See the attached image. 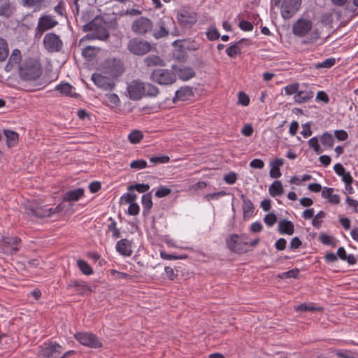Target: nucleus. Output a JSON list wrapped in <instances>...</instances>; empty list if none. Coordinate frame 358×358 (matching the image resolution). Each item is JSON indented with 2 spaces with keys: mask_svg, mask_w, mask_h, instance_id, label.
<instances>
[{
  "mask_svg": "<svg viewBox=\"0 0 358 358\" xmlns=\"http://www.w3.org/2000/svg\"><path fill=\"white\" fill-rule=\"evenodd\" d=\"M67 288H75V291L80 294H84L86 292H91L92 289L88 287L85 282H80L78 280H71L67 285Z\"/></svg>",
  "mask_w": 358,
  "mask_h": 358,
  "instance_id": "26",
  "label": "nucleus"
},
{
  "mask_svg": "<svg viewBox=\"0 0 358 358\" xmlns=\"http://www.w3.org/2000/svg\"><path fill=\"white\" fill-rule=\"evenodd\" d=\"M58 209L59 206L56 207L55 209L48 208L47 206H41L38 203L32 202L26 206L25 213L31 217L43 218L50 217L52 214L59 212Z\"/></svg>",
  "mask_w": 358,
  "mask_h": 358,
  "instance_id": "7",
  "label": "nucleus"
},
{
  "mask_svg": "<svg viewBox=\"0 0 358 358\" xmlns=\"http://www.w3.org/2000/svg\"><path fill=\"white\" fill-rule=\"evenodd\" d=\"M13 13L10 0H0V16L9 17Z\"/></svg>",
  "mask_w": 358,
  "mask_h": 358,
  "instance_id": "30",
  "label": "nucleus"
},
{
  "mask_svg": "<svg viewBox=\"0 0 358 358\" xmlns=\"http://www.w3.org/2000/svg\"><path fill=\"white\" fill-rule=\"evenodd\" d=\"M137 199V195L134 193H127L122 196L121 200L124 201L127 203H136L135 201Z\"/></svg>",
  "mask_w": 358,
  "mask_h": 358,
  "instance_id": "55",
  "label": "nucleus"
},
{
  "mask_svg": "<svg viewBox=\"0 0 358 358\" xmlns=\"http://www.w3.org/2000/svg\"><path fill=\"white\" fill-rule=\"evenodd\" d=\"M238 103L244 106H247L250 103L249 96L244 92H240L238 93Z\"/></svg>",
  "mask_w": 358,
  "mask_h": 358,
  "instance_id": "61",
  "label": "nucleus"
},
{
  "mask_svg": "<svg viewBox=\"0 0 358 358\" xmlns=\"http://www.w3.org/2000/svg\"><path fill=\"white\" fill-rule=\"evenodd\" d=\"M336 64L335 58H328L326 59L324 62L319 63L316 65L317 69L325 68L329 69L332 67Z\"/></svg>",
  "mask_w": 358,
  "mask_h": 358,
  "instance_id": "52",
  "label": "nucleus"
},
{
  "mask_svg": "<svg viewBox=\"0 0 358 358\" xmlns=\"http://www.w3.org/2000/svg\"><path fill=\"white\" fill-rule=\"evenodd\" d=\"M143 137V135L141 131L134 130L130 133L128 136L129 140L131 143H139Z\"/></svg>",
  "mask_w": 358,
  "mask_h": 358,
  "instance_id": "47",
  "label": "nucleus"
},
{
  "mask_svg": "<svg viewBox=\"0 0 358 358\" xmlns=\"http://www.w3.org/2000/svg\"><path fill=\"white\" fill-rule=\"evenodd\" d=\"M302 129L301 134L304 138H308L312 135L311 122H306L302 124Z\"/></svg>",
  "mask_w": 358,
  "mask_h": 358,
  "instance_id": "56",
  "label": "nucleus"
},
{
  "mask_svg": "<svg viewBox=\"0 0 358 358\" xmlns=\"http://www.w3.org/2000/svg\"><path fill=\"white\" fill-rule=\"evenodd\" d=\"M20 243V239L16 236H3L2 237V245L3 247H10V253H15L19 250L18 245Z\"/></svg>",
  "mask_w": 358,
  "mask_h": 358,
  "instance_id": "23",
  "label": "nucleus"
},
{
  "mask_svg": "<svg viewBox=\"0 0 358 358\" xmlns=\"http://www.w3.org/2000/svg\"><path fill=\"white\" fill-rule=\"evenodd\" d=\"M125 71L124 62L120 59L108 58L103 64V72L113 78H117Z\"/></svg>",
  "mask_w": 358,
  "mask_h": 358,
  "instance_id": "6",
  "label": "nucleus"
},
{
  "mask_svg": "<svg viewBox=\"0 0 358 358\" xmlns=\"http://www.w3.org/2000/svg\"><path fill=\"white\" fill-rule=\"evenodd\" d=\"M161 257L164 259L167 260H176V259H184L187 258V255H170L167 254L166 252L162 251L160 253Z\"/></svg>",
  "mask_w": 358,
  "mask_h": 358,
  "instance_id": "51",
  "label": "nucleus"
},
{
  "mask_svg": "<svg viewBox=\"0 0 358 358\" xmlns=\"http://www.w3.org/2000/svg\"><path fill=\"white\" fill-rule=\"evenodd\" d=\"M150 185L148 184H136L127 187L129 191L136 190L140 193H144L148 191Z\"/></svg>",
  "mask_w": 358,
  "mask_h": 358,
  "instance_id": "46",
  "label": "nucleus"
},
{
  "mask_svg": "<svg viewBox=\"0 0 358 358\" xmlns=\"http://www.w3.org/2000/svg\"><path fill=\"white\" fill-rule=\"evenodd\" d=\"M74 338L81 345L90 348H100L103 345L101 340L91 332H77L74 334Z\"/></svg>",
  "mask_w": 358,
  "mask_h": 358,
  "instance_id": "9",
  "label": "nucleus"
},
{
  "mask_svg": "<svg viewBox=\"0 0 358 358\" xmlns=\"http://www.w3.org/2000/svg\"><path fill=\"white\" fill-rule=\"evenodd\" d=\"M295 310L297 311H302V312H314V311H322L323 308L320 306H315L314 303H301L300 305L297 306L295 308Z\"/></svg>",
  "mask_w": 358,
  "mask_h": 358,
  "instance_id": "38",
  "label": "nucleus"
},
{
  "mask_svg": "<svg viewBox=\"0 0 358 358\" xmlns=\"http://www.w3.org/2000/svg\"><path fill=\"white\" fill-rule=\"evenodd\" d=\"M142 205L143 207V214H148L152 207L151 193H147L142 196Z\"/></svg>",
  "mask_w": 358,
  "mask_h": 358,
  "instance_id": "36",
  "label": "nucleus"
},
{
  "mask_svg": "<svg viewBox=\"0 0 358 358\" xmlns=\"http://www.w3.org/2000/svg\"><path fill=\"white\" fill-rule=\"evenodd\" d=\"M92 80L99 88L106 91H111L115 86V83L110 78L96 73L92 76Z\"/></svg>",
  "mask_w": 358,
  "mask_h": 358,
  "instance_id": "16",
  "label": "nucleus"
},
{
  "mask_svg": "<svg viewBox=\"0 0 358 358\" xmlns=\"http://www.w3.org/2000/svg\"><path fill=\"white\" fill-rule=\"evenodd\" d=\"M178 77L183 80H187L195 76V72L191 67L180 68L177 71Z\"/></svg>",
  "mask_w": 358,
  "mask_h": 358,
  "instance_id": "35",
  "label": "nucleus"
},
{
  "mask_svg": "<svg viewBox=\"0 0 358 358\" xmlns=\"http://www.w3.org/2000/svg\"><path fill=\"white\" fill-rule=\"evenodd\" d=\"M127 50L133 55L142 56L151 50V44L142 38H134L129 41Z\"/></svg>",
  "mask_w": 358,
  "mask_h": 358,
  "instance_id": "8",
  "label": "nucleus"
},
{
  "mask_svg": "<svg viewBox=\"0 0 358 358\" xmlns=\"http://www.w3.org/2000/svg\"><path fill=\"white\" fill-rule=\"evenodd\" d=\"M301 0H284L281 5V15L284 19L291 18L299 9Z\"/></svg>",
  "mask_w": 358,
  "mask_h": 358,
  "instance_id": "12",
  "label": "nucleus"
},
{
  "mask_svg": "<svg viewBox=\"0 0 358 358\" xmlns=\"http://www.w3.org/2000/svg\"><path fill=\"white\" fill-rule=\"evenodd\" d=\"M313 22L308 19L300 18L292 26L293 34L299 37L305 36L312 29Z\"/></svg>",
  "mask_w": 358,
  "mask_h": 358,
  "instance_id": "14",
  "label": "nucleus"
},
{
  "mask_svg": "<svg viewBox=\"0 0 358 358\" xmlns=\"http://www.w3.org/2000/svg\"><path fill=\"white\" fill-rule=\"evenodd\" d=\"M320 141L325 149L331 148L335 142L334 136L328 131L321 135Z\"/></svg>",
  "mask_w": 358,
  "mask_h": 358,
  "instance_id": "33",
  "label": "nucleus"
},
{
  "mask_svg": "<svg viewBox=\"0 0 358 358\" xmlns=\"http://www.w3.org/2000/svg\"><path fill=\"white\" fill-rule=\"evenodd\" d=\"M144 63L148 67L163 66L165 65L164 60L157 55H150L144 59Z\"/></svg>",
  "mask_w": 358,
  "mask_h": 358,
  "instance_id": "29",
  "label": "nucleus"
},
{
  "mask_svg": "<svg viewBox=\"0 0 358 358\" xmlns=\"http://www.w3.org/2000/svg\"><path fill=\"white\" fill-rule=\"evenodd\" d=\"M170 159L168 156L152 157L150 159V162L153 164H165L169 162Z\"/></svg>",
  "mask_w": 358,
  "mask_h": 358,
  "instance_id": "59",
  "label": "nucleus"
},
{
  "mask_svg": "<svg viewBox=\"0 0 358 358\" xmlns=\"http://www.w3.org/2000/svg\"><path fill=\"white\" fill-rule=\"evenodd\" d=\"M58 22L54 17L49 15H42L38 22L37 30L41 34L50 29L57 25Z\"/></svg>",
  "mask_w": 358,
  "mask_h": 358,
  "instance_id": "17",
  "label": "nucleus"
},
{
  "mask_svg": "<svg viewBox=\"0 0 358 358\" xmlns=\"http://www.w3.org/2000/svg\"><path fill=\"white\" fill-rule=\"evenodd\" d=\"M283 164L284 160L282 159H276L270 163L271 168L269 174L271 178H278L281 176L280 167L282 166Z\"/></svg>",
  "mask_w": 358,
  "mask_h": 358,
  "instance_id": "28",
  "label": "nucleus"
},
{
  "mask_svg": "<svg viewBox=\"0 0 358 358\" xmlns=\"http://www.w3.org/2000/svg\"><path fill=\"white\" fill-rule=\"evenodd\" d=\"M115 249L120 255L129 257L132 254L131 241L127 238L121 239L117 242Z\"/></svg>",
  "mask_w": 358,
  "mask_h": 358,
  "instance_id": "20",
  "label": "nucleus"
},
{
  "mask_svg": "<svg viewBox=\"0 0 358 358\" xmlns=\"http://www.w3.org/2000/svg\"><path fill=\"white\" fill-rule=\"evenodd\" d=\"M246 234H231L226 241L227 248L238 254L246 253L250 250Z\"/></svg>",
  "mask_w": 358,
  "mask_h": 358,
  "instance_id": "4",
  "label": "nucleus"
},
{
  "mask_svg": "<svg viewBox=\"0 0 358 358\" xmlns=\"http://www.w3.org/2000/svg\"><path fill=\"white\" fill-rule=\"evenodd\" d=\"M145 95L144 96L155 97L159 93V89L153 84L150 83H144Z\"/></svg>",
  "mask_w": 358,
  "mask_h": 358,
  "instance_id": "39",
  "label": "nucleus"
},
{
  "mask_svg": "<svg viewBox=\"0 0 358 358\" xmlns=\"http://www.w3.org/2000/svg\"><path fill=\"white\" fill-rule=\"evenodd\" d=\"M83 56L90 60L96 55V49L95 47L87 46L82 51Z\"/></svg>",
  "mask_w": 358,
  "mask_h": 358,
  "instance_id": "45",
  "label": "nucleus"
},
{
  "mask_svg": "<svg viewBox=\"0 0 358 358\" xmlns=\"http://www.w3.org/2000/svg\"><path fill=\"white\" fill-rule=\"evenodd\" d=\"M8 52L7 41L0 37V62H3L7 58Z\"/></svg>",
  "mask_w": 358,
  "mask_h": 358,
  "instance_id": "42",
  "label": "nucleus"
},
{
  "mask_svg": "<svg viewBox=\"0 0 358 358\" xmlns=\"http://www.w3.org/2000/svg\"><path fill=\"white\" fill-rule=\"evenodd\" d=\"M245 39L243 38L235 43L231 45L229 47H228L226 49V53L227 55L231 58L236 57L237 55L241 54V43L244 41Z\"/></svg>",
  "mask_w": 358,
  "mask_h": 358,
  "instance_id": "34",
  "label": "nucleus"
},
{
  "mask_svg": "<svg viewBox=\"0 0 358 358\" xmlns=\"http://www.w3.org/2000/svg\"><path fill=\"white\" fill-rule=\"evenodd\" d=\"M147 166V162L144 159L134 160L130 164V167L134 169H142Z\"/></svg>",
  "mask_w": 358,
  "mask_h": 358,
  "instance_id": "54",
  "label": "nucleus"
},
{
  "mask_svg": "<svg viewBox=\"0 0 358 358\" xmlns=\"http://www.w3.org/2000/svg\"><path fill=\"white\" fill-rule=\"evenodd\" d=\"M150 79L159 85H169L176 82V75L172 70L158 69L152 72Z\"/></svg>",
  "mask_w": 358,
  "mask_h": 358,
  "instance_id": "5",
  "label": "nucleus"
},
{
  "mask_svg": "<svg viewBox=\"0 0 358 358\" xmlns=\"http://www.w3.org/2000/svg\"><path fill=\"white\" fill-rule=\"evenodd\" d=\"M3 133L6 137L7 145L8 147H13L17 143L19 137L17 133L9 129L4 130Z\"/></svg>",
  "mask_w": 358,
  "mask_h": 358,
  "instance_id": "32",
  "label": "nucleus"
},
{
  "mask_svg": "<svg viewBox=\"0 0 358 358\" xmlns=\"http://www.w3.org/2000/svg\"><path fill=\"white\" fill-rule=\"evenodd\" d=\"M45 48L50 52H59L62 50L63 43L59 36L55 33L47 34L43 38Z\"/></svg>",
  "mask_w": 358,
  "mask_h": 358,
  "instance_id": "10",
  "label": "nucleus"
},
{
  "mask_svg": "<svg viewBox=\"0 0 358 358\" xmlns=\"http://www.w3.org/2000/svg\"><path fill=\"white\" fill-rule=\"evenodd\" d=\"M62 347L56 343H45L41 346L40 355L43 358L57 357L62 352Z\"/></svg>",
  "mask_w": 358,
  "mask_h": 358,
  "instance_id": "15",
  "label": "nucleus"
},
{
  "mask_svg": "<svg viewBox=\"0 0 358 358\" xmlns=\"http://www.w3.org/2000/svg\"><path fill=\"white\" fill-rule=\"evenodd\" d=\"M84 189L77 188L76 189L67 191L64 196V201H77L84 195Z\"/></svg>",
  "mask_w": 358,
  "mask_h": 358,
  "instance_id": "27",
  "label": "nucleus"
},
{
  "mask_svg": "<svg viewBox=\"0 0 358 358\" xmlns=\"http://www.w3.org/2000/svg\"><path fill=\"white\" fill-rule=\"evenodd\" d=\"M83 30L85 32L92 31L91 34L85 36L88 39L106 41L110 36L107 29V23L100 15L96 16L92 21L83 25Z\"/></svg>",
  "mask_w": 358,
  "mask_h": 358,
  "instance_id": "1",
  "label": "nucleus"
},
{
  "mask_svg": "<svg viewBox=\"0 0 358 358\" xmlns=\"http://www.w3.org/2000/svg\"><path fill=\"white\" fill-rule=\"evenodd\" d=\"M179 23L182 26L192 25L196 22V15L194 13L189 12L186 10H182L178 13L177 15Z\"/></svg>",
  "mask_w": 358,
  "mask_h": 358,
  "instance_id": "19",
  "label": "nucleus"
},
{
  "mask_svg": "<svg viewBox=\"0 0 358 358\" xmlns=\"http://www.w3.org/2000/svg\"><path fill=\"white\" fill-rule=\"evenodd\" d=\"M171 189L165 186H161L155 192V196L157 198H163L169 195Z\"/></svg>",
  "mask_w": 358,
  "mask_h": 358,
  "instance_id": "53",
  "label": "nucleus"
},
{
  "mask_svg": "<svg viewBox=\"0 0 358 358\" xmlns=\"http://www.w3.org/2000/svg\"><path fill=\"white\" fill-rule=\"evenodd\" d=\"M127 92L131 99H141L145 95L144 82L138 80L131 81L127 87Z\"/></svg>",
  "mask_w": 358,
  "mask_h": 358,
  "instance_id": "13",
  "label": "nucleus"
},
{
  "mask_svg": "<svg viewBox=\"0 0 358 358\" xmlns=\"http://www.w3.org/2000/svg\"><path fill=\"white\" fill-rule=\"evenodd\" d=\"M264 222L268 226H273L277 221V217L274 213H268L264 218Z\"/></svg>",
  "mask_w": 358,
  "mask_h": 358,
  "instance_id": "60",
  "label": "nucleus"
},
{
  "mask_svg": "<svg viewBox=\"0 0 358 358\" xmlns=\"http://www.w3.org/2000/svg\"><path fill=\"white\" fill-rule=\"evenodd\" d=\"M206 36L210 41H216L220 37V33L217 29L214 27H210L207 32Z\"/></svg>",
  "mask_w": 358,
  "mask_h": 358,
  "instance_id": "49",
  "label": "nucleus"
},
{
  "mask_svg": "<svg viewBox=\"0 0 358 358\" xmlns=\"http://www.w3.org/2000/svg\"><path fill=\"white\" fill-rule=\"evenodd\" d=\"M319 240L320 242L326 245H330L332 247L336 246V241L334 237L329 236L324 233H321L319 236Z\"/></svg>",
  "mask_w": 358,
  "mask_h": 358,
  "instance_id": "41",
  "label": "nucleus"
},
{
  "mask_svg": "<svg viewBox=\"0 0 358 358\" xmlns=\"http://www.w3.org/2000/svg\"><path fill=\"white\" fill-rule=\"evenodd\" d=\"M227 194V193L225 191H220L215 193L208 194L206 195L205 198L207 201H209L210 200H217L219 198L224 196Z\"/></svg>",
  "mask_w": 358,
  "mask_h": 358,
  "instance_id": "58",
  "label": "nucleus"
},
{
  "mask_svg": "<svg viewBox=\"0 0 358 358\" xmlns=\"http://www.w3.org/2000/svg\"><path fill=\"white\" fill-rule=\"evenodd\" d=\"M169 34L177 36L180 35V31L176 27L175 21L172 17H164L157 22L152 36L155 38L159 39L167 36Z\"/></svg>",
  "mask_w": 358,
  "mask_h": 358,
  "instance_id": "3",
  "label": "nucleus"
},
{
  "mask_svg": "<svg viewBox=\"0 0 358 358\" xmlns=\"http://www.w3.org/2000/svg\"><path fill=\"white\" fill-rule=\"evenodd\" d=\"M237 180V175L235 173H229L224 176V180L229 185L234 184Z\"/></svg>",
  "mask_w": 358,
  "mask_h": 358,
  "instance_id": "62",
  "label": "nucleus"
},
{
  "mask_svg": "<svg viewBox=\"0 0 358 358\" xmlns=\"http://www.w3.org/2000/svg\"><path fill=\"white\" fill-rule=\"evenodd\" d=\"M278 231L280 234L292 235L294 232V225L291 221L282 220L278 222Z\"/></svg>",
  "mask_w": 358,
  "mask_h": 358,
  "instance_id": "24",
  "label": "nucleus"
},
{
  "mask_svg": "<svg viewBox=\"0 0 358 358\" xmlns=\"http://www.w3.org/2000/svg\"><path fill=\"white\" fill-rule=\"evenodd\" d=\"M299 87L300 84L299 83L289 84L284 87L285 93L287 96L295 95L297 94Z\"/></svg>",
  "mask_w": 358,
  "mask_h": 358,
  "instance_id": "43",
  "label": "nucleus"
},
{
  "mask_svg": "<svg viewBox=\"0 0 358 358\" xmlns=\"http://www.w3.org/2000/svg\"><path fill=\"white\" fill-rule=\"evenodd\" d=\"M320 38V32L318 29L313 30L310 36L307 38V40L304 41L305 43H313Z\"/></svg>",
  "mask_w": 358,
  "mask_h": 358,
  "instance_id": "57",
  "label": "nucleus"
},
{
  "mask_svg": "<svg viewBox=\"0 0 358 358\" xmlns=\"http://www.w3.org/2000/svg\"><path fill=\"white\" fill-rule=\"evenodd\" d=\"M74 87L70 85L69 83H64L60 85H57L55 90L59 92V93L63 96L78 98L80 95L73 92Z\"/></svg>",
  "mask_w": 358,
  "mask_h": 358,
  "instance_id": "22",
  "label": "nucleus"
},
{
  "mask_svg": "<svg viewBox=\"0 0 358 358\" xmlns=\"http://www.w3.org/2000/svg\"><path fill=\"white\" fill-rule=\"evenodd\" d=\"M241 29L243 31H250L253 29V25L248 21L242 20L239 22L238 24Z\"/></svg>",
  "mask_w": 358,
  "mask_h": 358,
  "instance_id": "64",
  "label": "nucleus"
},
{
  "mask_svg": "<svg viewBox=\"0 0 358 358\" xmlns=\"http://www.w3.org/2000/svg\"><path fill=\"white\" fill-rule=\"evenodd\" d=\"M313 95L314 93L310 89H309L308 85L303 84L301 88H299L297 94L294 96V99L297 103H303L311 100Z\"/></svg>",
  "mask_w": 358,
  "mask_h": 358,
  "instance_id": "18",
  "label": "nucleus"
},
{
  "mask_svg": "<svg viewBox=\"0 0 358 358\" xmlns=\"http://www.w3.org/2000/svg\"><path fill=\"white\" fill-rule=\"evenodd\" d=\"M78 266L80 271L86 275H90L93 273V269L90 264L85 260L79 259L77 262Z\"/></svg>",
  "mask_w": 358,
  "mask_h": 358,
  "instance_id": "40",
  "label": "nucleus"
},
{
  "mask_svg": "<svg viewBox=\"0 0 358 358\" xmlns=\"http://www.w3.org/2000/svg\"><path fill=\"white\" fill-rule=\"evenodd\" d=\"M335 137L339 141H346L348 138V134L345 130H336L334 132Z\"/></svg>",
  "mask_w": 358,
  "mask_h": 358,
  "instance_id": "63",
  "label": "nucleus"
},
{
  "mask_svg": "<svg viewBox=\"0 0 358 358\" xmlns=\"http://www.w3.org/2000/svg\"><path fill=\"white\" fill-rule=\"evenodd\" d=\"M21 59V52L18 49H15L13 50L8 60L16 65L20 62Z\"/></svg>",
  "mask_w": 358,
  "mask_h": 358,
  "instance_id": "50",
  "label": "nucleus"
},
{
  "mask_svg": "<svg viewBox=\"0 0 358 358\" xmlns=\"http://www.w3.org/2000/svg\"><path fill=\"white\" fill-rule=\"evenodd\" d=\"M193 95L192 90L189 87H182L176 92L173 102L176 101H185Z\"/></svg>",
  "mask_w": 358,
  "mask_h": 358,
  "instance_id": "25",
  "label": "nucleus"
},
{
  "mask_svg": "<svg viewBox=\"0 0 358 358\" xmlns=\"http://www.w3.org/2000/svg\"><path fill=\"white\" fill-rule=\"evenodd\" d=\"M109 221L110 223L108 225V230L113 232V237L114 238H118L120 237V231L116 226V222L113 218L110 217Z\"/></svg>",
  "mask_w": 358,
  "mask_h": 358,
  "instance_id": "44",
  "label": "nucleus"
},
{
  "mask_svg": "<svg viewBox=\"0 0 358 358\" xmlns=\"http://www.w3.org/2000/svg\"><path fill=\"white\" fill-rule=\"evenodd\" d=\"M44 0H21L22 5L27 8L38 10L41 8Z\"/></svg>",
  "mask_w": 358,
  "mask_h": 358,
  "instance_id": "37",
  "label": "nucleus"
},
{
  "mask_svg": "<svg viewBox=\"0 0 358 358\" xmlns=\"http://www.w3.org/2000/svg\"><path fill=\"white\" fill-rule=\"evenodd\" d=\"M308 143L309 145V147L313 148L316 154L319 155L323 152V150L319 145L318 138L317 137L315 136L309 139Z\"/></svg>",
  "mask_w": 358,
  "mask_h": 358,
  "instance_id": "48",
  "label": "nucleus"
},
{
  "mask_svg": "<svg viewBox=\"0 0 358 358\" xmlns=\"http://www.w3.org/2000/svg\"><path fill=\"white\" fill-rule=\"evenodd\" d=\"M240 197L243 201V218L245 220L248 217H250L252 215L255 207L252 201L250 199L247 198L243 194L241 193Z\"/></svg>",
  "mask_w": 358,
  "mask_h": 358,
  "instance_id": "21",
  "label": "nucleus"
},
{
  "mask_svg": "<svg viewBox=\"0 0 358 358\" xmlns=\"http://www.w3.org/2000/svg\"><path fill=\"white\" fill-rule=\"evenodd\" d=\"M268 192L273 197L280 196L284 192L282 182L280 180L274 181L268 188Z\"/></svg>",
  "mask_w": 358,
  "mask_h": 358,
  "instance_id": "31",
  "label": "nucleus"
},
{
  "mask_svg": "<svg viewBox=\"0 0 358 358\" xmlns=\"http://www.w3.org/2000/svg\"><path fill=\"white\" fill-rule=\"evenodd\" d=\"M153 27L150 20L145 17H140L135 20L132 24V31L138 35H145L150 32Z\"/></svg>",
  "mask_w": 358,
  "mask_h": 358,
  "instance_id": "11",
  "label": "nucleus"
},
{
  "mask_svg": "<svg viewBox=\"0 0 358 358\" xmlns=\"http://www.w3.org/2000/svg\"><path fill=\"white\" fill-rule=\"evenodd\" d=\"M42 71L41 63L32 58L24 60L19 66L20 78L27 81L37 80L41 76Z\"/></svg>",
  "mask_w": 358,
  "mask_h": 358,
  "instance_id": "2",
  "label": "nucleus"
}]
</instances>
